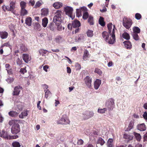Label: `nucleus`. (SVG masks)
Listing matches in <instances>:
<instances>
[{
	"mask_svg": "<svg viewBox=\"0 0 147 147\" xmlns=\"http://www.w3.org/2000/svg\"><path fill=\"white\" fill-rule=\"evenodd\" d=\"M113 24L111 23L109 24L107 27L109 30V33L105 31L102 33V36L105 40L109 44H113L115 41V28L114 25L111 32V29Z\"/></svg>",
	"mask_w": 147,
	"mask_h": 147,
	"instance_id": "obj_1",
	"label": "nucleus"
},
{
	"mask_svg": "<svg viewBox=\"0 0 147 147\" xmlns=\"http://www.w3.org/2000/svg\"><path fill=\"white\" fill-rule=\"evenodd\" d=\"M61 14V11H57L55 13L53 19L54 22L58 26V30H61L62 29L63 30L64 29V27H62L61 25H60L62 22Z\"/></svg>",
	"mask_w": 147,
	"mask_h": 147,
	"instance_id": "obj_2",
	"label": "nucleus"
},
{
	"mask_svg": "<svg viewBox=\"0 0 147 147\" xmlns=\"http://www.w3.org/2000/svg\"><path fill=\"white\" fill-rule=\"evenodd\" d=\"M17 122L16 120H11L9 122L10 125H13L11 129V132L13 134H17L20 131V125Z\"/></svg>",
	"mask_w": 147,
	"mask_h": 147,
	"instance_id": "obj_3",
	"label": "nucleus"
},
{
	"mask_svg": "<svg viewBox=\"0 0 147 147\" xmlns=\"http://www.w3.org/2000/svg\"><path fill=\"white\" fill-rule=\"evenodd\" d=\"M0 136L7 140L16 139L18 137V136L17 135L14 136L9 135L6 131L4 130H3L0 132Z\"/></svg>",
	"mask_w": 147,
	"mask_h": 147,
	"instance_id": "obj_4",
	"label": "nucleus"
},
{
	"mask_svg": "<svg viewBox=\"0 0 147 147\" xmlns=\"http://www.w3.org/2000/svg\"><path fill=\"white\" fill-rule=\"evenodd\" d=\"M132 24V20L126 17H124L123 20V25L126 29H129Z\"/></svg>",
	"mask_w": 147,
	"mask_h": 147,
	"instance_id": "obj_5",
	"label": "nucleus"
},
{
	"mask_svg": "<svg viewBox=\"0 0 147 147\" xmlns=\"http://www.w3.org/2000/svg\"><path fill=\"white\" fill-rule=\"evenodd\" d=\"M73 11V9L72 7L69 6L65 7V14L71 18V20H73L75 17L74 16H72Z\"/></svg>",
	"mask_w": 147,
	"mask_h": 147,
	"instance_id": "obj_6",
	"label": "nucleus"
},
{
	"mask_svg": "<svg viewBox=\"0 0 147 147\" xmlns=\"http://www.w3.org/2000/svg\"><path fill=\"white\" fill-rule=\"evenodd\" d=\"M114 100L113 98H110L107 101L106 105L109 111L113 110L114 106Z\"/></svg>",
	"mask_w": 147,
	"mask_h": 147,
	"instance_id": "obj_7",
	"label": "nucleus"
},
{
	"mask_svg": "<svg viewBox=\"0 0 147 147\" xmlns=\"http://www.w3.org/2000/svg\"><path fill=\"white\" fill-rule=\"evenodd\" d=\"M94 115L92 111H86L83 113V117L84 119H87L92 117Z\"/></svg>",
	"mask_w": 147,
	"mask_h": 147,
	"instance_id": "obj_8",
	"label": "nucleus"
},
{
	"mask_svg": "<svg viewBox=\"0 0 147 147\" xmlns=\"http://www.w3.org/2000/svg\"><path fill=\"white\" fill-rule=\"evenodd\" d=\"M84 82L86 86L89 88H90L92 86V78L89 76H87L84 79Z\"/></svg>",
	"mask_w": 147,
	"mask_h": 147,
	"instance_id": "obj_9",
	"label": "nucleus"
},
{
	"mask_svg": "<svg viewBox=\"0 0 147 147\" xmlns=\"http://www.w3.org/2000/svg\"><path fill=\"white\" fill-rule=\"evenodd\" d=\"M81 10L83 12V19L86 20L88 17V13L87 12V8L86 7L84 6L81 7Z\"/></svg>",
	"mask_w": 147,
	"mask_h": 147,
	"instance_id": "obj_10",
	"label": "nucleus"
},
{
	"mask_svg": "<svg viewBox=\"0 0 147 147\" xmlns=\"http://www.w3.org/2000/svg\"><path fill=\"white\" fill-rule=\"evenodd\" d=\"M85 40L84 36L81 34L76 36L75 37V41L77 42H79L81 41H84Z\"/></svg>",
	"mask_w": 147,
	"mask_h": 147,
	"instance_id": "obj_11",
	"label": "nucleus"
},
{
	"mask_svg": "<svg viewBox=\"0 0 147 147\" xmlns=\"http://www.w3.org/2000/svg\"><path fill=\"white\" fill-rule=\"evenodd\" d=\"M125 47L127 49H130L132 48V45L131 42L128 41H126L123 42Z\"/></svg>",
	"mask_w": 147,
	"mask_h": 147,
	"instance_id": "obj_12",
	"label": "nucleus"
},
{
	"mask_svg": "<svg viewBox=\"0 0 147 147\" xmlns=\"http://www.w3.org/2000/svg\"><path fill=\"white\" fill-rule=\"evenodd\" d=\"M21 87L20 86H18L16 87L14 89L13 92V95H18L20 91Z\"/></svg>",
	"mask_w": 147,
	"mask_h": 147,
	"instance_id": "obj_13",
	"label": "nucleus"
},
{
	"mask_svg": "<svg viewBox=\"0 0 147 147\" xmlns=\"http://www.w3.org/2000/svg\"><path fill=\"white\" fill-rule=\"evenodd\" d=\"M80 25L81 24L80 22L77 20H75L72 24V26L74 28H78Z\"/></svg>",
	"mask_w": 147,
	"mask_h": 147,
	"instance_id": "obj_14",
	"label": "nucleus"
},
{
	"mask_svg": "<svg viewBox=\"0 0 147 147\" xmlns=\"http://www.w3.org/2000/svg\"><path fill=\"white\" fill-rule=\"evenodd\" d=\"M137 128L141 131H143L146 130V127L145 124L144 123L138 125L137 126Z\"/></svg>",
	"mask_w": 147,
	"mask_h": 147,
	"instance_id": "obj_15",
	"label": "nucleus"
},
{
	"mask_svg": "<svg viewBox=\"0 0 147 147\" xmlns=\"http://www.w3.org/2000/svg\"><path fill=\"white\" fill-rule=\"evenodd\" d=\"M101 84V81L99 79H96L95 81L94 84V88L96 90L98 89Z\"/></svg>",
	"mask_w": 147,
	"mask_h": 147,
	"instance_id": "obj_16",
	"label": "nucleus"
},
{
	"mask_svg": "<svg viewBox=\"0 0 147 147\" xmlns=\"http://www.w3.org/2000/svg\"><path fill=\"white\" fill-rule=\"evenodd\" d=\"M8 36V33L6 31H0V37L2 39L7 38Z\"/></svg>",
	"mask_w": 147,
	"mask_h": 147,
	"instance_id": "obj_17",
	"label": "nucleus"
},
{
	"mask_svg": "<svg viewBox=\"0 0 147 147\" xmlns=\"http://www.w3.org/2000/svg\"><path fill=\"white\" fill-rule=\"evenodd\" d=\"M22 58L23 60L26 63H28L29 61L31 59V57L27 54H23L22 55Z\"/></svg>",
	"mask_w": 147,
	"mask_h": 147,
	"instance_id": "obj_18",
	"label": "nucleus"
},
{
	"mask_svg": "<svg viewBox=\"0 0 147 147\" xmlns=\"http://www.w3.org/2000/svg\"><path fill=\"white\" fill-rule=\"evenodd\" d=\"M49 10L47 9L43 8L41 10V15L43 16H46L49 14Z\"/></svg>",
	"mask_w": 147,
	"mask_h": 147,
	"instance_id": "obj_19",
	"label": "nucleus"
},
{
	"mask_svg": "<svg viewBox=\"0 0 147 147\" xmlns=\"http://www.w3.org/2000/svg\"><path fill=\"white\" fill-rule=\"evenodd\" d=\"M134 125V122L133 120H131L129 123L128 127L126 129V131H130L131 129L133 128Z\"/></svg>",
	"mask_w": 147,
	"mask_h": 147,
	"instance_id": "obj_20",
	"label": "nucleus"
},
{
	"mask_svg": "<svg viewBox=\"0 0 147 147\" xmlns=\"http://www.w3.org/2000/svg\"><path fill=\"white\" fill-rule=\"evenodd\" d=\"M48 23V19L47 18L45 17L42 19V26L44 27H46Z\"/></svg>",
	"mask_w": 147,
	"mask_h": 147,
	"instance_id": "obj_21",
	"label": "nucleus"
},
{
	"mask_svg": "<svg viewBox=\"0 0 147 147\" xmlns=\"http://www.w3.org/2000/svg\"><path fill=\"white\" fill-rule=\"evenodd\" d=\"M48 52L47 50L43 49H41L39 51L40 55L43 56H45L46 55H47Z\"/></svg>",
	"mask_w": 147,
	"mask_h": 147,
	"instance_id": "obj_22",
	"label": "nucleus"
},
{
	"mask_svg": "<svg viewBox=\"0 0 147 147\" xmlns=\"http://www.w3.org/2000/svg\"><path fill=\"white\" fill-rule=\"evenodd\" d=\"M9 115L12 117H16L18 115V113L16 112V111H12L9 112L8 113Z\"/></svg>",
	"mask_w": 147,
	"mask_h": 147,
	"instance_id": "obj_23",
	"label": "nucleus"
},
{
	"mask_svg": "<svg viewBox=\"0 0 147 147\" xmlns=\"http://www.w3.org/2000/svg\"><path fill=\"white\" fill-rule=\"evenodd\" d=\"M99 24L102 26H104L105 24V22L104 21V18L100 16L98 20Z\"/></svg>",
	"mask_w": 147,
	"mask_h": 147,
	"instance_id": "obj_24",
	"label": "nucleus"
},
{
	"mask_svg": "<svg viewBox=\"0 0 147 147\" xmlns=\"http://www.w3.org/2000/svg\"><path fill=\"white\" fill-rule=\"evenodd\" d=\"M54 7L56 9H58L61 7L62 6V4L60 2H57L54 3L53 5Z\"/></svg>",
	"mask_w": 147,
	"mask_h": 147,
	"instance_id": "obj_25",
	"label": "nucleus"
},
{
	"mask_svg": "<svg viewBox=\"0 0 147 147\" xmlns=\"http://www.w3.org/2000/svg\"><path fill=\"white\" fill-rule=\"evenodd\" d=\"M89 52L88 51L86 50L84 51L83 56V59L84 60H86L88 57Z\"/></svg>",
	"mask_w": 147,
	"mask_h": 147,
	"instance_id": "obj_26",
	"label": "nucleus"
},
{
	"mask_svg": "<svg viewBox=\"0 0 147 147\" xmlns=\"http://www.w3.org/2000/svg\"><path fill=\"white\" fill-rule=\"evenodd\" d=\"M27 111H25L22 112L19 116L20 118L23 119L24 117L27 116Z\"/></svg>",
	"mask_w": 147,
	"mask_h": 147,
	"instance_id": "obj_27",
	"label": "nucleus"
},
{
	"mask_svg": "<svg viewBox=\"0 0 147 147\" xmlns=\"http://www.w3.org/2000/svg\"><path fill=\"white\" fill-rule=\"evenodd\" d=\"M123 138L127 139L128 141H129L133 139V137L130 135L125 134L123 135Z\"/></svg>",
	"mask_w": 147,
	"mask_h": 147,
	"instance_id": "obj_28",
	"label": "nucleus"
},
{
	"mask_svg": "<svg viewBox=\"0 0 147 147\" xmlns=\"http://www.w3.org/2000/svg\"><path fill=\"white\" fill-rule=\"evenodd\" d=\"M123 37L127 40H129L130 39V36L128 33L125 32L122 34Z\"/></svg>",
	"mask_w": 147,
	"mask_h": 147,
	"instance_id": "obj_29",
	"label": "nucleus"
},
{
	"mask_svg": "<svg viewBox=\"0 0 147 147\" xmlns=\"http://www.w3.org/2000/svg\"><path fill=\"white\" fill-rule=\"evenodd\" d=\"M40 25L38 23H35L34 26V29L37 31H40Z\"/></svg>",
	"mask_w": 147,
	"mask_h": 147,
	"instance_id": "obj_30",
	"label": "nucleus"
},
{
	"mask_svg": "<svg viewBox=\"0 0 147 147\" xmlns=\"http://www.w3.org/2000/svg\"><path fill=\"white\" fill-rule=\"evenodd\" d=\"M133 134L134 135L136 140L138 141H140L141 139V136L139 134L134 132Z\"/></svg>",
	"mask_w": 147,
	"mask_h": 147,
	"instance_id": "obj_31",
	"label": "nucleus"
},
{
	"mask_svg": "<svg viewBox=\"0 0 147 147\" xmlns=\"http://www.w3.org/2000/svg\"><path fill=\"white\" fill-rule=\"evenodd\" d=\"M87 36L90 37H92L93 36V31L88 30L86 32Z\"/></svg>",
	"mask_w": 147,
	"mask_h": 147,
	"instance_id": "obj_32",
	"label": "nucleus"
},
{
	"mask_svg": "<svg viewBox=\"0 0 147 147\" xmlns=\"http://www.w3.org/2000/svg\"><path fill=\"white\" fill-rule=\"evenodd\" d=\"M133 32H135L137 34L139 33L140 32V28L137 26H134L133 28Z\"/></svg>",
	"mask_w": 147,
	"mask_h": 147,
	"instance_id": "obj_33",
	"label": "nucleus"
},
{
	"mask_svg": "<svg viewBox=\"0 0 147 147\" xmlns=\"http://www.w3.org/2000/svg\"><path fill=\"white\" fill-rule=\"evenodd\" d=\"M32 19L31 18L29 17L26 18L25 23L26 24L29 26H30L31 24Z\"/></svg>",
	"mask_w": 147,
	"mask_h": 147,
	"instance_id": "obj_34",
	"label": "nucleus"
},
{
	"mask_svg": "<svg viewBox=\"0 0 147 147\" xmlns=\"http://www.w3.org/2000/svg\"><path fill=\"white\" fill-rule=\"evenodd\" d=\"M28 13L27 11L25 9H21L20 12V15L21 16H24L26 15Z\"/></svg>",
	"mask_w": 147,
	"mask_h": 147,
	"instance_id": "obj_35",
	"label": "nucleus"
},
{
	"mask_svg": "<svg viewBox=\"0 0 147 147\" xmlns=\"http://www.w3.org/2000/svg\"><path fill=\"white\" fill-rule=\"evenodd\" d=\"M132 36L134 39L137 41L139 39V37L137 33L135 32H133L132 34Z\"/></svg>",
	"mask_w": 147,
	"mask_h": 147,
	"instance_id": "obj_36",
	"label": "nucleus"
},
{
	"mask_svg": "<svg viewBox=\"0 0 147 147\" xmlns=\"http://www.w3.org/2000/svg\"><path fill=\"white\" fill-rule=\"evenodd\" d=\"M105 143V142L102 138L100 137L98 138V140L97 142V144H100L102 146Z\"/></svg>",
	"mask_w": 147,
	"mask_h": 147,
	"instance_id": "obj_37",
	"label": "nucleus"
},
{
	"mask_svg": "<svg viewBox=\"0 0 147 147\" xmlns=\"http://www.w3.org/2000/svg\"><path fill=\"white\" fill-rule=\"evenodd\" d=\"M93 17L92 16H90L88 19V22L90 25H93L94 22H93Z\"/></svg>",
	"mask_w": 147,
	"mask_h": 147,
	"instance_id": "obj_38",
	"label": "nucleus"
},
{
	"mask_svg": "<svg viewBox=\"0 0 147 147\" xmlns=\"http://www.w3.org/2000/svg\"><path fill=\"white\" fill-rule=\"evenodd\" d=\"M113 140L109 139L107 142V146L108 147H112Z\"/></svg>",
	"mask_w": 147,
	"mask_h": 147,
	"instance_id": "obj_39",
	"label": "nucleus"
},
{
	"mask_svg": "<svg viewBox=\"0 0 147 147\" xmlns=\"http://www.w3.org/2000/svg\"><path fill=\"white\" fill-rule=\"evenodd\" d=\"M45 92V97L47 99L49 95L51 94V93L49 90H47Z\"/></svg>",
	"mask_w": 147,
	"mask_h": 147,
	"instance_id": "obj_40",
	"label": "nucleus"
},
{
	"mask_svg": "<svg viewBox=\"0 0 147 147\" xmlns=\"http://www.w3.org/2000/svg\"><path fill=\"white\" fill-rule=\"evenodd\" d=\"M12 145L13 147H20L21 146L20 143L18 142H13Z\"/></svg>",
	"mask_w": 147,
	"mask_h": 147,
	"instance_id": "obj_41",
	"label": "nucleus"
},
{
	"mask_svg": "<svg viewBox=\"0 0 147 147\" xmlns=\"http://www.w3.org/2000/svg\"><path fill=\"white\" fill-rule=\"evenodd\" d=\"M20 6L21 9L25 8L26 6V3L24 1H21L20 3Z\"/></svg>",
	"mask_w": 147,
	"mask_h": 147,
	"instance_id": "obj_42",
	"label": "nucleus"
},
{
	"mask_svg": "<svg viewBox=\"0 0 147 147\" xmlns=\"http://www.w3.org/2000/svg\"><path fill=\"white\" fill-rule=\"evenodd\" d=\"M107 110L106 108H104L102 109H98V112L100 113H105Z\"/></svg>",
	"mask_w": 147,
	"mask_h": 147,
	"instance_id": "obj_43",
	"label": "nucleus"
},
{
	"mask_svg": "<svg viewBox=\"0 0 147 147\" xmlns=\"http://www.w3.org/2000/svg\"><path fill=\"white\" fill-rule=\"evenodd\" d=\"M20 49L22 51H25L27 50V49L24 45L22 44L20 45Z\"/></svg>",
	"mask_w": 147,
	"mask_h": 147,
	"instance_id": "obj_44",
	"label": "nucleus"
},
{
	"mask_svg": "<svg viewBox=\"0 0 147 147\" xmlns=\"http://www.w3.org/2000/svg\"><path fill=\"white\" fill-rule=\"evenodd\" d=\"M82 10H81V8L80 9H76V16L77 17H79L81 15L80 12H81Z\"/></svg>",
	"mask_w": 147,
	"mask_h": 147,
	"instance_id": "obj_45",
	"label": "nucleus"
},
{
	"mask_svg": "<svg viewBox=\"0 0 147 147\" xmlns=\"http://www.w3.org/2000/svg\"><path fill=\"white\" fill-rule=\"evenodd\" d=\"M64 122V118L63 117L59 120L57 122V123L58 124H63Z\"/></svg>",
	"mask_w": 147,
	"mask_h": 147,
	"instance_id": "obj_46",
	"label": "nucleus"
},
{
	"mask_svg": "<svg viewBox=\"0 0 147 147\" xmlns=\"http://www.w3.org/2000/svg\"><path fill=\"white\" fill-rule=\"evenodd\" d=\"M42 86L44 89V92H45L47 90H47H49L48 89V86L46 84H43L42 85Z\"/></svg>",
	"mask_w": 147,
	"mask_h": 147,
	"instance_id": "obj_47",
	"label": "nucleus"
},
{
	"mask_svg": "<svg viewBox=\"0 0 147 147\" xmlns=\"http://www.w3.org/2000/svg\"><path fill=\"white\" fill-rule=\"evenodd\" d=\"M135 17L136 19L139 20L141 18L142 16L140 13H137L135 14Z\"/></svg>",
	"mask_w": 147,
	"mask_h": 147,
	"instance_id": "obj_48",
	"label": "nucleus"
},
{
	"mask_svg": "<svg viewBox=\"0 0 147 147\" xmlns=\"http://www.w3.org/2000/svg\"><path fill=\"white\" fill-rule=\"evenodd\" d=\"M14 80V79L12 78L9 77L6 80V81L8 83H11L13 82Z\"/></svg>",
	"mask_w": 147,
	"mask_h": 147,
	"instance_id": "obj_49",
	"label": "nucleus"
},
{
	"mask_svg": "<svg viewBox=\"0 0 147 147\" xmlns=\"http://www.w3.org/2000/svg\"><path fill=\"white\" fill-rule=\"evenodd\" d=\"M116 79L117 80V82H116L117 84H121L122 82L121 81V79L120 77H117L116 78Z\"/></svg>",
	"mask_w": 147,
	"mask_h": 147,
	"instance_id": "obj_50",
	"label": "nucleus"
},
{
	"mask_svg": "<svg viewBox=\"0 0 147 147\" xmlns=\"http://www.w3.org/2000/svg\"><path fill=\"white\" fill-rule=\"evenodd\" d=\"M17 64L19 65H20L22 64V60L20 58H18L17 60Z\"/></svg>",
	"mask_w": 147,
	"mask_h": 147,
	"instance_id": "obj_51",
	"label": "nucleus"
},
{
	"mask_svg": "<svg viewBox=\"0 0 147 147\" xmlns=\"http://www.w3.org/2000/svg\"><path fill=\"white\" fill-rule=\"evenodd\" d=\"M4 46L8 47H11V45L9 42H8L7 43H5L3 44L1 47V48L3 47Z\"/></svg>",
	"mask_w": 147,
	"mask_h": 147,
	"instance_id": "obj_52",
	"label": "nucleus"
},
{
	"mask_svg": "<svg viewBox=\"0 0 147 147\" xmlns=\"http://www.w3.org/2000/svg\"><path fill=\"white\" fill-rule=\"evenodd\" d=\"M15 6H12L10 5V7H8V8L7 10L13 11V10L15 8Z\"/></svg>",
	"mask_w": 147,
	"mask_h": 147,
	"instance_id": "obj_53",
	"label": "nucleus"
},
{
	"mask_svg": "<svg viewBox=\"0 0 147 147\" xmlns=\"http://www.w3.org/2000/svg\"><path fill=\"white\" fill-rule=\"evenodd\" d=\"M75 66L77 70H80V69L81 67L80 65L78 63L75 64Z\"/></svg>",
	"mask_w": 147,
	"mask_h": 147,
	"instance_id": "obj_54",
	"label": "nucleus"
},
{
	"mask_svg": "<svg viewBox=\"0 0 147 147\" xmlns=\"http://www.w3.org/2000/svg\"><path fill=\"white\" fill-rule=\"evenodd\" d=\"M26 72V70L25 68H21L20 70V72L23 74H24Z\"/></svg>",
	"mask_w": 147,
	"mask_h": 147,
	"instance_id": "obj_55",
	"label": "nucleus"
},
{
	"mask_svg": "<svg viewBox=\"0 0 147 147\" xmlns=\"http://www.w3.org/2000/svg\"><path fill=\"white\" fill-rule=\"evenodd\" d=\"M83 141L82 139H80L78 140L77 144L78 145H82L83 144Z\"/></svg>",
	"mask_w": 147,
	"mask_h": 147,
	"instance_id": "obj_56",
	"label": "nucleus"
},
{
	"mask_svg": "<svg viewBox=\"0 0 147 147\" xmlns=\"http://www.w3.org/2000/svg\"><path fill=\"white\" fill-rule=\"evenodd\" d=\"M94 72L97 73L100 75L102 73L101 70L100 69H95Z\"/></svg>",
	"mask_w": 147,
	"mask_h": 147,
	"instance_id": "obj_57",
	"label": "nucleus"
},
{
	"mask_svg": "<svg viewBox=\"0 0 147 147\" xmlns=\"http://www.w3.org/2000/svg\"><path fill=\"white\" fill-rule=\"evenodd\" d=\"M41 5V3L39 1H38L35 4V7L36 8L39 7Z\"/></svg>",
	"mask_w": 147,
	"mask_h": 147,
	"instance_id": "obj_58",
	"label": "nucleus"
},
{
	"mask_svg": "<svg viewBox=\"0 0 147 147\" xmlns=\"http://www.w3.org/2000/svg\"><path fill=\"white\" fill-rule=\"evenodd\" d=\"M49 68V67L48 65H45L43 67V70L45 71L46 72L47 71V69H48Z\"/></svg>",
	"mask_w": 147,
	"mask_h": 147,
	"instance_id": "obj_59",
	"label": "nucleus"
},
{
	"mask_svg": "<svg viewBox=\"0 0 147 147\" xmlns=\"http://www.w3.org/2000/svg\"><path fill=\"white\" fill-rule=\"evenodd\" d=\"M142 116L145 120H147V112H144Z\"/></svg>",
	"mask_w": 147,
	"mask_h": 147,
	"instance_id": "obj_60",
	"label": "nucleus"
},
{
	"mask_svg": "<svg viewBox=\"0 0 147 147\" xmlns=\"http://www.w3.org/2000/svg\"><path fill=\"white\" fill-rule=\"evenodd\" d=\"M48 28L52 30H54V28L53 27V24L52 23H51L49 25Z\"/></svg>",
	"mask_w": 147,
	"mask_h": 147,
	"instance_id": "obj_61",
	"label": "nucleus"
},
{
	"mask_svg": "<svg viewBox=\"0 0 147 147\" xmlns=\"http://www.w3.org/2000/svg\"><path fill=\"white\" fill-rule=\"evenodd\" d=\"M70 122V121L68 118H65V124H69Z\"/></svg>",
	"mask_w": 147,
	"mask_h": 147,
	"instance_id": "obj_62",
	"label": "nucleus"
},
{
	"mask_svg": "<svg viewBox=\"0 0 147 147\" xmlns=\"http://www.w3.org/2000/svg\"><path fill=\"white\" fill-rule=\"evenodd\" d=\"M61 37L60 36H58L55 38L56 41L57 42H59V40H61Z\"/></svg>",
	"mask_w": 147,
	"mask_h": 147,
	"instance_id": "obj_63",
	"label": "nucleus"
},
{
	"mask_svg": "<svg viewBox=\"0 0 147 147\" xmlns=\"http://www.w3.org/2000/svg\"><path fill=\"white\" fill-rule=\"evenodd\" d=\"M2 9L4 11L7 10L8 7L6 6L5 5H3L2 6Z\"/></svg>",
	"mask_w": 147,
	"mask_h": 147,
	"instance_id": "obj_64",
	"label": "nucleus"
}]
</instances>
